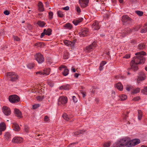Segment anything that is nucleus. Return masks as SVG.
I'll use <instances>...</instances> for the list:
<instances>
[{"instance_id": "nucleus-35", "label": "nucleus", "mask_w": 147, "mask_h": 147, "mask_svg": "<svg viewBox=\"0 0 147 147\" xmlns=\"http://www.w3.org/2000/svg\"><path fill=\"white\" fill-rule=\"evenodd\" d=\"M51 32L52 30L50 28H48L47 30V32L45 34L48 36H50L51 34Z\"/></svg>"}, {"instance_id": "nucleus-2", "label": "nucleus", "mask_w": 147, "mask_h": 147, "mask_svg": "<svg viewBox=\"0 0 147 147\" xmlns=\"http://www.w3.org/2000/svg\"><path fill=\"white\" fill-rule=\"evenodd\" d=\"M140 141L138 139L131 140L128 137H125L120 140V147H130L139 144Z\"/></svg>"}, {"instance_id": "nucleus-61", "label": "nucleus", "mask_w": 147, "mask_h": 147, "mask_svg": "<svg viewBox=\"0 0 147 147\" xmlns=\"http://www.w3.org/2000/svg\"><path fill=\"white\" fill-rule=\"evenodd\" d=\"M123 89V86L120 82V91L122 90Z\"/></svg>"}, {"instance_id": "nucleus-5", "label": "nucleus", "mask_w": 147, "mask_h": 147, "mask_svg": "<svg viewBox=\"0 0 147 147\" xmlns=\"http://www.w3.org/2000/svg\"><path fill=\"white\" fill-rule=\"evenodd\" d=\"M35 59L39 63H41L44 61V58L42 55L40 53H36L34 55Z\"/></svg>"}, {"instance_id": "nucleus-13", "label": "nucleus", "mask_w": 147, "mask_h": 147, "mask_svg": "<svg viewBox=\"0 0 147 147\" xmlns=\"http://www.w3.org/2000/svg\"><path fill=\"white\" fill-rule=\"evenodd\" d=\"M88 32V30L87 28H84L82 30L81 32L79 33L80 36L81 37H84L87 36Z\"/></svg>"}, {"instance_id": "nucleus-24", "label": "nucleus", "mask_w": 147, "mask_h": 147, "mask_svg": "<svg viewBox=\"0 0 147 147\" xmlns=\"http://www.w3.org/2000/svg\"><path fill=\"white\" fill-rule=\"evenodd\" d=\"M85 131L84 130H81L77 131H75L74 132V134L75 136L79 135L81 134H82Z\"/></svg>"}, {"instance_id": "nucleus-21", "label": "nucleus", "mask_w": 147, "mask_h": 147, "mask_svg": "<svg viewBox=\"0 0 147 147\" xmlns=\"http://www.w3.org/2000/svg\"><path fill=\"white\" fill-rule=\"evenodd\" d=\"M70 88V86L68 84L65 86H61L59 87V89L60 90L64 89L65 90H69Z\"/></svg>"}, {"instance_id": "nucleus-48", "label": "nucleus", "mask_w": 147, "mask_h": 147, "mask_svg": "<svg viewBox=\"0 0 147 147\" xmlns=\"http://www.w3.org/2000/svg\"><path fill=\"white\" fill-rule=\"evenodd\" d=\"M130 57V54H127L125 56L123 57V58H126V59H128Z\"/></svg>"}, {"instance_id": "nucleus-32", "label": "nucleus", "mask_w": 147, "mask_h": 147, "mask_svg": "<svg viewBox=\"0 0 147 147\" xmlns=\"http://www.w3.org/2000/svg\"><path fill=\"white\" fill-rule=\"evenodd\" d=\"M138 47L140 49H143L145 48V45L144 43H141L138 45Z\"/></svg>"}, {"instance_id": "nucleus-47", "label": "nucleus", "mask_w": 147, "mask_h": 147, "mask_svg": "<svg viewBox=\"0 0 147 147\" xmlns=\"http://www.w3.org/2000/svg\"><path fill=\"white\" fill-rule=\"evenodd\" d=\"M14 40L16 41H19L20 40V39L17 36H13Z\"/></svg>"}, {"instance_id": "nucleus-27", "label": "nucleus", "mask_w": 147, "mask_h": 147, "mask_svg": "<svg viewBox=\"0 0 147 147\" xmlns=\"http://www.w3.org/2000/svg\"><path fill=\"white\" fill-rule=\"evenodd\" d=\"M37 24L40 27H44L45 24V23L43 21H39L38 22Z\"/></svg>"}, {"instance_id": "nucleus-7", "label": "nucleus", "mask_w": 147, "mask_h": 147, "mask_svg": "<svg viewBox=\"0 0 147 147\" xmlns=\"http://www.w3.org/2000/svg\"><path fill=\"white\" fill-rule=\"evenodd\" d=\"M96 44L95 42H93L88 46L86 47V50L88 52H90L92 51L96 47Z\"/></svg>"}, {"instance_id": "nucleus-63", "label": "nucleus", "mask_w": 147, "mask_h": 147, "mask_svg": "<svg viewBox=\"0 0 147 147\" xmlns=\"http://www.w3.org/2000/svg\"><path fill=\"white\" fill-rule=\"evenodd\" d=\"M71 70L74 72H75L76 71L75 68L73 67H72L71 68Z\"/></svg>"}, {"instance_id": "nucleus-14", "label": "nucleus", "mask_w": 147, "mask_h": 147, "mask_svg": "<svg viewBox=\"0 0 147 147\" xmlns=\"http://www.w3.org/2000/svg\"><path fill=\"white\" fill-rule=\"evenodd\" d=\"M23 141L22 138L20 137H15L13 138L12 140V142L14 143H20Z\"/></svg>"}, {"instance_id": "nucleus-45", "label": "nucleus", "mask_w": 147, "mask_h": 147, "mask_svg": "<svg viewBox=\"0 0 147 147\" xmlns=\"http://www.w3.org/2000/svg\"><path fill=\"white\" fill-rule=\"evenodd\" d=\"M72 98L73 102L75 103H76L77 102L78 100L76 97L75 96H73L72 97Z\"/></svg>"}, {"instance_id": "nucleus-37", "label": "nucleus", "mask_w": 147, "mask_h": 147, "mask_svg": "<svg viewBox=\"0 0 147 147\" xmlns=\"http://www.w3.org/2000/svg\"><path fill=\"white\" fill-rule=\"evenodd\" d=\"M120 98L121 100H124L127 98V96L126 95L123 94L121 95Z\"/></svg>"}, {"instance_id": "nucleus-23", "label": "nucleus", "mask_w": 147, "mask_h": 147, "mask_svg": "<svg viewBox=\"0 0 147 147\" xmlns=\"http://www.w3.org/2000/svg\"><path fill=\"white\" fill-rule=\"evenodd\" d=\"M50 69H46L44 70L43 72V75H48L50 74Z\"/></svg>"}, {"instance_id": "nucleus-56", "label": "nucleus", "mask_w": 147, "mask_h": 147, "mask_svg": "<svg viewBox=\"0 0 147 147\" xmlns=\"http://www.w3.org/2000/svg\"><path fill=\"white\" fill-rule=\"evenodd\" d=\"M106 62L105 61H102L101 63H100V65H102V66H103L105 64H106Z\"/></svg>"}, {"instance_id": "nucleus-9", "label": "nucleus", "mask_w": 147, "mask_h": 147, "mask_svg": "<svg viewBox=\"0 0 147 147\" xmlns=\"http://www.w3.org/2000/svg\"><path fill=\"white\" fill-rule=\"evenodd\" d=\"M145 78V74L143 72L140 73L137 80V83H140L141 81L144 80Z\"/></svg>"}, {"instance_id": "nucleus-43", "label": "nucleus", "mask_w": 147, "mask_h": 147, "mask_svg": "<svg viewBox=\"0 0 147 147\" xmlns=\"http://www.w3.org/2000/svg\"><path fill=\"white\" fill-rule=\"evenodd\" d=\"M43 44L42 43H41L40 42H38L37 43H36L35 44V45L37 47H41L42 45Z\"/></svg>"}, {"instance_id": "nucleus-26", "label": "nucleus", "mask_w": 147, "mask_h": 147, "mask_svg": "<svg viewBox=\"0 0 147 147\" xmlns=\"http://www.w3.org/2000/svg\"><path fill=\"white\" fill-rule=\"evenodd\" d=\"M63 118L65 120L68 121L70 119V117L66 113L62 115Z\"/></svg>"}, {"instance_id": "nucleus-31", "label": "nucleus", "mask_w": 147, "mask_h": 147, "mask_svg": "<svg viewBox=\"0 0 147 147\" xmlns=\"http://www.w3.org/2000/svg\"><path fill=\"white\" fill-rule=\"evenodd\" d=\"M64 26L66 28L68 29H71L72 28V26L69 23H68L66 24Z\"/></svg>"}, {"instance_id": "nucleus-17", "label": "nucleus", "mask_w": 147, "mask_h": 147, "mask_svg": "<svg viewBox=\"0 0 147 147\" xmlns=\"http://www.w3.org/2000/svg\"><path fill=\"white\" fill-rule=\"evenodd\" d=\"M92 27L95 30H98L100 28L98 22L97 21H95L92 24Z\"/></svg>"}, {"instance_id": "nucleus-51", "label": "nucleus", "mask_w": 147, "mask_h": 147, "mask_svg": "<svg viewBox=\"0 0 147 147\" xmlns=\"http://www.w3.org/2000/svg\"><path fill=\"white\" fill-rule=\"evenodd\" d=\"M28 130H29L28 127L26 126H25L24 130H25V131L26 132H28Z\"/></svg>"}, {"instance_id": "nucleus-30", "label": "nucleus", "mask_w": 147, "mask_h": 147, "mask_svg": "<svg viewBox=\"0 0 147 147\" xmlns=\"http://www.w3.org/2000/svg\"><path fill=\"white\" fill-rule=\"evenodd\" d=\"M130 29L129 28H128L126 30V29H125L124 31H122L121 34H122L121 35L123 37L125 36L126 34L128 32V30Z\"/></svg>"}, {"instance_id": "nucleus-12", "label": "nucleus", "mask_w": 147, "mask_h": 147, "mask_svg": "<svg viewBox=\"0 0 147 147\" xmlns=\"http://www.w3.org/2000/svg\"><path fill=\"white\" fill-rule=\"evenodd\" d=\"M3 111L4 114L7 116L10 115L11 113V111L8 107L4 106L3 108Z\"/></svg>"}, {"instance_id": "nucleus-29", "label": "nucleus", "mask_w": 147, "mask_h": 147, "mask_svg": "<svg viewBox=\"0 0 147 147\" xmlns=\"http://www.w3.org/2000/svg\"><path fill=\"white\" fill-rule=\"evenodd\" d=\"M4 138L5 139L7 140L10 139L11 138V137L9 133V132H6L5 135L4 136Z\"/></svg>"}, {"instance_id": "nucleus-46", "label": "nucleus", "mask_w": 147, "mask_h": 147, "mask_svg": "<svg viewBox=\"0 0 147 147\" xmlns=\"http://www.w3.org/2000/svg\"><path fill=\"white\" fill-rule=\"evenodd\" d=\"M40 106L39 104H37L33 105V108L34 109H35Z\"/></svg>"}, {"instance_id": "nucleus-39", "label": "nucleus", "mask_w": 147, "mask_h": 147, "mask_svg": "<svg viewBox=\"0 0 147 147\" xmlns=\"http://www.w3.org/2000/svg\"><path fill=\"white\" fill-rule=\"evenodd\" d=\"M111 144V142L109 141L107 142H106L104 143V147H109Z\"/></svg>"}, {"instance_id": "nucleus-40", "label": "nucleus", "mask_w": 147, "mask_h": 147, "mask_svg": "<svg viewBox=\"0 0 147 147\" xmlns=\"http://www.w3.org/2000/svg\"><path fill=\"white\" fill-rule=\"evenodd\" d=\"M135 12L137 14L140 16H142L143 13L142 11H136Z\"/></svg>"}, {"instance_id": "nucleus-33", "label": "nucleus", "mask_w": 147, "mask_h": 147, "mask_svg": "<svg viewBox=\"0 0 147 147\" xmlns=\"http://www.w3.org/2000/svg\"><path fill=\"white\" fill-rule=\"evenodd\" d=\"M57 14L58 17L60 18H63L64 16L63 13L61 11H58L57 12Z\"/></svg>"}, {"instance_id": "nucleus-11", "label": "nucleus", "mask_w": 147, "mask_h": 147, "mask_svg": "<svg viewBox=\"0 0 147 147\" xmlns=\"http://www.w3.org/2000/svg\"><path fill=\"white\" fill-rule=\"evenodd\" d=\"M59 70H62L64 69V71L63 72V74L64 76H67L69 73V70L67 68V67L64 65H61L59 68Z\"/></svg>"}, {"instance_id": "nucleus-57", "label": "nucleus", "mask_w": 147, "mask_h": 147, "mask_svg": "<svg viewBox=\"0 0 147 147\" xmlns=\"http://www.w3.org/2000/svg\"><path fill=\"white\" fill-rule=\"evenodd\" d=\"M62 9L64 10H67L69 9V8L68 6H66L65 7H63Z\"/></svg>"}, {"instance_id": "nucleus-50", "label": "nucleus", "mask_w": 147, "mask_h": 147, "mask_svg": "<svg viewBox=\"0 0 147 147\" xmlns=\"http://www.w3.org/2000/svg\"><path fill=\"white\" fill-rule=\"evenodd\" d=\"M49 118L48 116H46L45 117L44 121L45 122H48L49 121Z\"/></svg>"}, {"instance_id": "nucleus-53", "label": "nucleus", "mask_w": 147, "mask_h": 147, "mask_svg": "<svg viewBox=\"0 0 147 147\" xmlns=\"http://www.w3.org/2000/svg\"><path fill=\"white\" fill-rule=\"evenodd\" d=\"M76 10L77 11L78 13H80L81 11L80 9L78 6L76 7Z\"/></svg>"}, {"instance_id": "nucleus-38", "label": "nucleus", "mask_w": 147, "mask_h": 147, "mask_svg": "<svg viewBox=\"0 0 147 147\" xmlns=\"http://www.w3.org/2000/svg\"><path fill=\"white\" fill-rule=\"evenodd\" d=\"M34 66V64L33 63H30L27 65V67L30 69H32Z\"/></svg>"}, {"instance_id": "nucleus-64", "label": "nucleus", "mask_w": 147, "mask_h": 147, "mask_svg": "<svg viewBox=\"0 0 147 147\" xmlns=\"http://www.w3.org/2000/svg\"><path fill=\"white\" fill-rule=\"evenodd\" d=\"M103 66L100 65V66L99 67V70L100 71H102L103 69Z\"/></svg>"}, {"instance_id": "nucleus-36", "label": "nucleus", "mask_w": 147, "mask_h": 147, "mask_svg": "<svg viewBox=\"0 0 147 147\" xmlns=\"http://www.w3.org/2000/svg\"><path fill=\"white\" fill-rule=\"evenodd\" d=\"M126 89L127 90L129 91L131 90H133V87L129 85H128L126 86Z\"/></svg>"}, {"instance_id": "nucleus-22", "label": "nucleus", "mask_w": 147, "mask_h": 147, "mask_svg": "<svg viewBox=\"0 0 147 147\" xmlns=\"http://www.w3.org/2000/svg\"><path fill=\"white\" fill-rule=\"evenodd\" d=\"M6 127L5 124L3 123L2 122L0 124V131H4L6 129Z\"/></svg>"}, {"instance_id": "nucleus-19", "label": "nucleus", "mask_w": 147, "mask_h": 147, "mask_svg": "<svg viewBox=\"0 0 147 147\" xmlns=\"http://www.w3.org/2000/svg\"><path fill=\"white\" fill-rule=\"evenodd\" d=\"M12 126L13 129L16 131H19L20 129V128L18 125L16 123H13Z\"/></svg>"}, {"instance_id": "nucleus-15", "label": "nucleus", "mask_w": 147, "mask_h": 147, "mask_svg": "<svg viewBox=\"0 0 147 147\" xmlns=\"http://www.w3.org/2000/svg\"><path fill=\"white\" fill-rule=\"evenodd\" d=\"M14 113L16 116L20 118L22 117L21 112L18 109L15 108L14 109Z\"/></svg>"}, {"instance_id": "nucleus-52", "label": "nucleus", "mask_w": 147, "mask_h": 147, "mask_svg": "<svg viewBox=\"0 0 147 147\" xmlns=\"http://www.w3.org/2000/svg\"><path fill=\"white\" fill-rule=\"evenodd\" d=\"M115 88H117L118 90H119V83L116 84L115 86Z\"/></svg>"}, {"instance_id": "nucleus-25", "label": "nucleus", "mask_w": 147, "mask_h": 147, "mask_svg": "<svg viewBox=\"0 0 147 147\" xmlns=\"http://www.w3.org/2000/svg\"><path fill=\"white\" fill-rule=\"evenodd\" d=\"M147 32V23L145 24L143 28L141 31L142 33H145Z\"/></svg>"}, {"instance_id": "nucleus-6", "label": "nucleus", "mask_w": 147, "mask_h": 147, "mask_svg": "<svg viewBox=\"0 0 147 147\" xmlns=\"http://www.w3.org/2000/svg\"><path fill=\"white\" fill-rule=\"evenodd\" d=\"M9 101L12 103L17 102L20 100V98L16 95H11L9 98Z\"/></svg>"}, {"instance_id": "nucleus-10", "label": "nucleus", "mask_w": 147, "mask_h": 147, "mask_svg": "<svg viewBox=\"0 0 147 147\" xmlns=\"http://www.w3.org/2000/svg\"><path fill=\"white\" fill-rule=\"evenodd\" d=\"M79 3L82 7H85L88 5L89 0H79Z\"/></svg>"}, {"instance_id": "nucleus-1", "label": "nucleus", "mask_w": 147, "mask_h": 147, "mask_svg": "<svg viewBox=\"0 0 147 147\" xmlns=\"http://www.w3.org/2000/svg\"><path fill=\"white\" fill-rule=\"evenodd\" d=\"M146 53L144 51H141L135 54L136 56L133 58L130 63L131 69L135 71L138 69V64H143L145 61V58L143 55H146Z\"/></svg>"}, {"instance_id": "nucleus-58", "label": "nucleus", "mask_w": 147, "mask_h": 147, "mask_svg": "<svg viewBox=\"0 0 147 147\" xmlns=\"http://www.w3.org/2000/svg\"><path fill=\"white\" fill-rule=\"evenodd\" d=\"M36 75H37L38 74H39L40 75L43 74V72H42L41 71H38V72H36Z\"/></svg>"}, {"instance_id": "nucleus-18", "label": "nucleus", "mask_w": 147, "mask_h": 147, "mask_svg": "<svg viewBox=\"0 0 147 147\" xmlns=\"http://www.w3.org/2000/svg\"><path fill=\"white\" fill-rule=\"evenodd\" d=\"M83 20V18H80L74 20L72 22L76 26L81 22Z\"/></svg>"}, {"instance_id": "nucleus-3", "label": "nucleus", "mask_w": 147, "mask_h": 147, "mask_svg": "<svg viewBox=\"0 0 147 147\" xmlns=\"http://www.w3.org/2000/svg\"><path fill=\"white\" fill-rule=\"evenodd\" d=\"M7 77L10 79L11 81L14 82L18 80L19 76L16 73L14 72H9L7 75Z\"/></svg>"}, {"instance_id": "nucleus-44", "label": "nucleus", "mask_w": 147, "mask_h": 147, "mask_svg": "<svg viewBox=\"0 0 147 147\" xmlns=\"http://www.w3.org/2000/svg\"><path fill=\"white\" fill-rule=\"evenodd\" d=\"M37 99L40 101H42L43 98V96H37L36 97Z\"/></svg>"}, {"instance_id": "nucleus-34", "label": "nucleus", "mask_w": 147, "mask_h": 147, "mask_svg": "<svg viewBox=\"0 0 147 147\" xmlns=\"http://www.w3.org/2000/svg\"><path fill=\"white\" fill-rule=\"evenodd\" d=\"M132 93L134 94L140 92V89L139 88H137L135 89H133Z\"/></svg>"}, {"instance_id": "nucleus-55", "label": "nucleus", "mask_w": 147, "mask_h": 147, "mask_svg": "<svg viewBox=\"0 0 147 147\" xmlns=\"http://www.w3.org/2000/svg\"><path fill=\"white\" fill-rule=\"evenodd\" d=\"M3 13L5 15H8L9 14V12L7 10H5L4 11Z\"/></svg>"}, {"instance_id": "nucleus-62", "label": "nucleus", "mask_w": 147, "mask_h": 147, "mask_svg": "<svg viewBox=\"0 0 147 147\" xmlns=\"http://www.w3.org/2000/svg\"><path fill=\"white\" fill-rule=\"evenodd\" d=\"M47 61L49 63V64L52 63V61L51 59H47Z\"/></svg>"}, {"instance_id": "nucleus-54", "label": "nucleus", "mask_w": 147, "mask_h": 147, "mask_svg": "<svg viewBox=\"0 0 147 147\" xmlns=\"http://www.w3.org/2000/svg\"><path fill=\"white\" fill-rule=\"evenodd\" d=\"M140 99V97L139 96H137L136 97H135L133 99V100L134 101H138Z\"/></svg>"}, {"instance_id": "nucleus-8", "label": "nucleus", "mask_w": 147, "mask_h": 147, "mask_svg": "<svg viewBox=\"0 0 147 147\" xmlns=\"http://www.w3.org/2000/svg\"><path fill=\"white\" fill-rule=\"evenodd\" d=\"M67 99L66 97L61 96L59 98V105H64L67 103Z\"/></svg>"}, {"instance_id": "nucleus-4", "label": "nucleus", "mask_w": 147, "mask_h": 147, "mask_svg": "<svg viewBox=\"0 0 147 147\" xmlns=\"http://www.w3.org/2000/svg\"><path fill=\"white\" fill-rule=\"evenodd\" d=\"M121 21L123 24L125 25L129 24L132 22V20L131 18L126 15L122 16Z\"/></svg>"}, {"instance_id": "nucleus-42", "label": "nucleus", "mask_w": 147, "mask_h": 147, "mask_svg": "<svg viewBox=\"0 0 147 147\" xmlns=\"http://www.w3.org/2000/svg\"><path fill=\"white\" fill-rule=\"evenodd\" d=\"M49 17L50 19H52L53 17V13L52 12L50 11L49 13Z\"/></svg>"}, {"instance_id": "nucleus-59", "label": "nucleus", "mask_w": 147, "mask_h": 147, "mask_svg": "<svg viewBox=\"0 0 147 147\" xmlns=\"http://www.w3.org/2000/svg\"><path fill=\"white\" fill-rule=\"evenodd\" d=\"M78 143L77 142H74V143H72L70 144L67 147H70L72 145H74L77 144Z\"/></svg>"}, {"instance_id": "nucleus-28", "label": "nucleus", "mask_w": 147, "mask_h": 147, "mask_svg": "<svg viewBox=\"0 0 147 147\" xmlns=\"http://www.w3.org/2000/svg\"><path fill=\"white\" fill-rule=\"evenodd\" d=\"M138 118L139 120H141L142 117V112L140 110H138Z\"/></svg>"}, {"instance_id": "nucleus-41", "label": "nucleus", "mask_w": 147, "mask_h": 147, "mask_svg": "<svg viewBox=\"0 0 147 147\" xmlns=\"http://www.w3.org/2000/svg\"><path fill=\"white\" fill-rule=\"evenodd\" d=\"M112 147H119V141L115 143Z\"/></svg>"}, {"instance_id": "nucleus-60", "label": "nucleus", "mask_w": 147, "mask_h": 147, "mask_svg": "<svg viewBox=\"0 0 147 147\" xmlns=\"http://www.w3.org/2000/svg\"><path fill=\"white\" fill-rule=\"evenodd\" d=\"M131 43H132L133 44H134L136 43V42L135 40H131Z\"/></svg>"}, {"instance_id": "nucleus-20", "label": "nucleus", "mask_w": 147, "mask_h": 147, "mask_svg": "<svg viewBox=\"0 0 147 147\" xmlns=\"http://www.w3.org/2000/svg\"><path fill=\"white\" fill-rule=\"evenodd\" d=\"M38 7L39 10L40 11H44V10L43 5L41 2H39L38 3Z\"/></svg>"}, {"instance_id": "nucleus-49", "label": "nucleus", "mask_w": 147, "mask_h": 147, "mask_svg": "<svg viewBox=\"0 0 147 147\" xmlns=\"http://www.w3.org/2000/svg\"><path fill=\"white\" fill-rule=\"evenodd\" d=\"M63 57L65 59H67L69 57L68 54L65 53L63 55Z\"/></svg>"}, {"instance_id": "nucleus-16", "label": "nucleus", "mask_w": 147, "mask_h": 147, "mask_svg": "<svg viewBox=\"0 0 147 147\" xmlns=\"http://www.w3.org/2000/svg\"><path fill=\"white\" fill-rule=\"evenodd\" d=\"M76 41L74 40L73 42L69 40H66L64 41V43L65 45L68 46H70L71 47H73L75 44Z\"/></svg>"}]
</instances>
